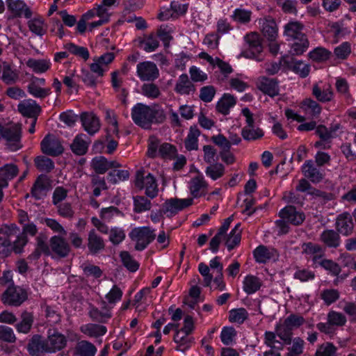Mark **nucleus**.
<instances>
[{
    "label": "nucleus",
    "mask_w": 356,
    "mask_h": 356,
    "mask_svg": "<svg viewBox=\"0 0 356 356\" xmlns=\"http://www.w3.org/2000/svg\"><path fill=\"white\" fill-rule=\"evenodd\" d=\"M42 152L49 156H56L63 152L60 140L53 134H47L40 143Z\"/></svg>",
    "instance_id": "1a4fd4ad"
},
{
    "label": "nucleus",
    "mask_w": 356,
    "mask_h": 356,
    "mask_svg": "<svg viewBox=\"0 0 356 356\" xmlns=\"http://www.w3.org/2000/svg\"><path fill=\"white\" fill-rule=\"evenodd\" d=\"M27 90L33 97L40 99H44L51 93L49 88H42L31 81L27 87Z\"/></svg>",
    "instance_id": "c03bdc74"
},
{
    "label": "nucleus",
    "mask_w": 356,
    "mask_h": 356,
    "mask_svg": "<svg viewBox=\"0 0 356 356\" xmlns=\"http://www.w3.org/2000/svg\"><path fill=\"white\" fill-rule=\"evenodd\" d=\"M26 65L36 73H44L49 69L50 62L44 59L30 58L26 61Z\"/></svg>",
    "instance_id": "37998d69"
},
{
    "label": "nucleus",
    "mask_w": 356,
    "mask_h": 356,
    "mask_svg": "<svg viewBox=\"0 0 356 356\" xmlns=\"http://www.w3.org/2000/svg\"><path fill=\"white\" fill-rule=\"evenodd\" d=\"M193 203V198H170L166 200L163 204L160 213L161 214H165L168 217H172L176 215L179 211L190 207Z\"/></svg>",
    "instance_id": "0eeeda50"
},
{
    "label": "nucleus",
    "mask_w": 356,
    "mask_h": 356,
    "mask_svg": "<svg viewBox=\"0 0 356 356\" xmlns=\"http://www.w3.org/2000/svg\"><path fill=\"white\" fill-rule=\"evenodd\" d=\"M50 254H53L59 258L67 257L71 252V247L67 240L59 235L50 238Z\"/></svg>",
    "instance_id": "6e6552de"
},
{
    "label": "nucleus",
    "mask_w": 356,
    "mask_h": 356,
    "mask_svg": "<svg viewBox=\"0 0 356 356\" xmlns=\"http://www.w3.org/2000/svg\"><path fill=\"white\" fill-rule=\"evenodd\" d=\"M19 232V227L14 223L3 224L0 227V238L12 241V238Z\"/></svg>",
    "instance_id": "79ce46f5"
},
{
    "label": "nucleus",
    "mask_w": 356,
    "mask_h": 356,
    "mask_svg": "<svg viewBox=\"0 0 356 356\" xmlns=\"http://www.w3.org/2000/svg\"><path fill=\"white\" fill-rule=\"evenodd\" d=\"M22 127L19 124H9L3 126L0 140H6L8 148L16 151L21 148Z\"/></svg>",
    "instance_id": "7ed1b4c3"
},
{
    "label": "nucleus",
    "mask_w": 356,
    "mask_h": 356,
    "mask_svg": "<svg viewBox=\"0 0 356 356\" xmlns=\"http://www.w3.org/2000/svg\"><path fill=\"white\" fill-rule=\"evenodd\" d=\"M190 193L194 198H197L206 194L208 184L202 176H196L191 179L188 183Z\"/></svg>",
    "instance_id": "dca6fc26"
},
{
    "label": "nucleus",
    "mask_w": 356,
    "mask_h": 356,
    "mask_svg": "<svg viewBox=\"0 0 356 356\" xmlns=\"http://www.w3.org/2000/svg\"><path fill=\"white\" fill-rule=\"evenodd\" d=\"M137 74L143 81H152L159 77V71L153 62L144 61L137 65Z\"/></svg>",
    "instance_id": "9d476101"
},
{
    "label": "nucleus",
    "mask_w": 356,
    "mask_h": 356,
    "mask_svg": "<svg viewBox=\"0 0 356 356\" xmlns=\"http://www.w3.org/2000/svg\"><path fill=\"white\" fill-rule=\"evenodd\" d=\"M240 224H237L225 238V245L229 250H232L240 243L241 231L239 229Z\"/></svg>",
    "instance_id": "58836bf2"
},
{
    "label": "nucleus",
    "mask_w": 356,
    "mask_h": 356,
    "mask_svg": "<svg viewBox=\"0 0 356 356\" xmlns=\"http://www.w3.org/2000/svg\"><path fill=\"white\" fill-rule=\"evenodd\" d=\"M87 246L90 254H97L104 250L105 243L104 239L97 234L96 231L92 229L88 232Z\"/></svg>",
    "instance_id": "f3484780"
},
{
    "label": "nucleus",
    "mask_w": 356,
    "mask_h": 356,
    "mask_svg": "<svg viewBox=\"0 0 356 356\" xmlns=\"http://www.w3.org/2000/svg\"><path fill=\"white\" fill-rule=\"evenodd\" d=\"M248 316V314L244 308L234 309L229 312V320L231 322L242 323Z\"/></svg>",
    "instance_id": "0e129e2a"
},
{
    "label": "nucleus",
    "mask_w": 356,
    "mask_h": 356,
    "mask_svg": "<svg viewBox=\"0 0 356 356\" xmlns=\"http://www.w3.org/2000/svg\"><path fill=\"white\" fill-rule=\"evenodd\" d=\"M8 10L15 17H24L29 19L32 16V12L29 6L22 0H6Z\"/></svg>",
    "instance_id": "9b49d317"
},
{
    "label": "nucleus",
    "mask_w": 356,
    "mask_h": 356,
    "mask_svg": "<svg viewBox=\"0 0 356 356\" xmlns=\"http://www.w3.org/2000/svg\"><path fill=\"white\" fill-rule=\"evenodd\" d=\"M245 41L253 51L260 53L263 51L262 39L257 32H251L245 36Z\"/></svg>",
    "instance_id": "4c0bfd02"
},
{
    "label": "nucleus",
    "mask_w": 356,
    "mask_h": 356,
    "mask_svg": "<svg viewBox=\"0 0 356 356\" xmlns=\"http://www.w3.org/2000/svg\"><path fill=\"white\" fill-rule=\"evenodd\" d=\"M291 335H265V343L269 347L281 350L291 342Z\"/></svg>",
    "instance_id": "b1692460"
},
{
    "label": "nucleus",
    "mask_w": 356,
    "mask_h": 356,
    "mask_svg": "<svg viewBox=\"0 0 356 356\" xmlns=\"http://www.w3.org/2000/svg\"><path fill=\"white\" fill-rule=\"evenodd\" d=\"M206 175L213 180L222 177L225 174V167L222 163L211 164L207 167Z\"/></svg>",
    "instance_id": "09e8293b"
},
{
    "label": "nucleus",
    "mask_w": 356,
    "mask_h": 356,
    "mask_svg": "<svg viewBox=\"0 0 356 356\" xmlns=\"http://www.w3.org/2000/svg\"><path fill=\"white\" fill-rule=\"evenodd\" d=\"M243 284V291L248 294H252L260 289L262 282L258 277L248 275L244 278Z\"/></svg>",
    "instance_id": "2f4dec72"
},
{
    "label": "nucleus",
    "mask_w": 356,
    "mask_h": 356,
    "mask_svg": "<svg viewBox=\"0 0 356 356\" xmlns=\"http://www.w3.org/2000/svg\"><path fill=\"white\" fill-rule=\"evenodd\" d=\"M302 172L305 177L313 183H319L323 179V173L318 170L312 160H307L302 167Z\"/></svg>",
    "instance_id": "6ab92c4d"
},
{
    "label": "nucleus",
    "mask_w": 356,
    "mask_h": 356,
    "mask_svg": "<svg viewBox=\"0 0 356 356\" xmlns=\"http://www.w3.org/2000/svg\"><path fill=\"white\" fill-rule=\"evenodd\" d=\"M134 122L140 127L149 129L152 123H162L166 117L164 111L157 105L152 106L138 103L131 111Z\"/></svg>",
    "instance_id": "f257e3e1"
},
{
    "label": "nucleus",
    "mask_w": 356,
    "mask_h": 356,
    "mask_svg": "<svg viewBox=\"0 0 356 356\" xmlns=\"http://www.w3.org/2000/svg\"><path fill=\"white\" fill-rule=\"evenodd\" d=\"M35 250L29 255L31 259H38L42 254L50 255V244L47 243V237L44 234H40L36 238Z\"/></svg>",
    "instance_id": "4be33fe9"
},
{
    "label": "nucleus",
    "mask_w": 356,
    "mask_h": 356,
    "mask_svg": "<svg viewBox=\"0 0 356 356\" xmlns=\"http://www.w3.org/2000/svg\"><path fill=\"white\" fill-rule=\"evenodd\" d=\"M91 167L97 174H104L109 169L108 161L104 156H96L92 160Z\"/></svg>",
    "instance_id": "de8ad7c7"
},
{
    "label": "nucleus",
    "mask_w": 356,
    "mask_h": 356,
    "mask_svg": "<svg viewBox=\"0 0 356 356\" xmlns=\"http://www.w3.org/2000/svg\"><path fill=\"white\" fill-rule=\"evenodd\" d=\"M81 121L84 129L90 135L99 131L100 123L98 118L92 113H83Z\"/></svg>",
    "instance_id": "412c9836"
},
{
    "label": "nucleus",
    "mask_w": 356,
    "mask_h": 356,
    "mask_svg": "<svg viewBox=\"0 0 356 356\" xmlns=\"http://www.w3.org/2000/svg\"><path fill=\"white\" fill-rule=\"evenodd\" d=\"M89 314L92 318L100 322H104L111 317L110 308L108 307L106 302H103L102 310H99L97 308H92Z\"/></svg>",
    "instance_id": "a19ab883"
},
{
    "label": "nucleus",
    "mask_w": 356,
    "mask_h": 356,
    "mask_svg": "<svg viewBox=\"0 0 356 356\" xmlns=\"http://www.w3.org/2000/svg\"><path fill=\"white\" fill-rule=\"evenodd\" d=\"M302 247L303 253L313 256L314 262H316L325 254L323 248L318 244L309 242L303 243Z\"/></svg>",
    "instance_id": "f704fd0d"
},
{
    "label": "nucleus",
    "mask_w": 356,
    "mask_h": 356,
    "mask_svg": "<svg viewBox=\"0 0 356 356\" xmlns=\"http://www.w3.org/2000/svg\"><path fill=\"white\" fill-rule=\"evenodd\" d=\"M43 25L44 22L40 18H34L28 22V26L30 31L40 36L43 35L46 32Z\"/></svg>",
    "instance_id": "338daca9"
},
{
    "label": "nucleus",
    "mask_w": 356,
    "mask_h": 356,
    "mask_svg": "<svg viewBox=\"0 0 356 356\" xmlns=\"http://www.w3.org/2000/svg\"><path fill=\"white\" fill-rule=\"evenodd\" d=\"M257 87L264 93L270 97H275L279 94V87L275 79L261 76L257 81Z\"/></svg>",
    "instance_id": "a211bd4d"
},
{
    "label": "nucleus",
    "mask_w": 356,
    "mask_h": 356,
    "mask_svg": "<svg viewBox=\"0 0 356 356\" xmlns=\"http://www.w3.org/2000/svg\"><path fill=\"white\" fill-rule=\"evenodd\" d=\"M64 47L72 54L81 57L84 60L89 58V51L86 47L77 46L74 43H67Z\"/></svg>",
    "instance_id": "052dcab7"
},
{
    "label": "nucleus",
    "mask_w": 356,
    "mask_h": 356,
    "mask_svg": "<svg viewBox=\"0 0 356 356\" xmlns=\"http://www.w3.org/2000/svg\"><path fill=\"white\" fill-rule=\"evenodd\" d=\"M312 95L321 102H330L333 97V91L329 86L326 88H321L315 84L312 88Z\"/></svg>",
    "instance_id": "e433bc0d"
},
{
    "label": "nucleus",
    "mask_w": 356,
    "mask_h": 356,
    "mask_svg": "<svg viewBox=\"0 0 356 356\" xmlns=\"http://www.w3.org/2000/svg\"><path fill=\"white\" fill-rule=\"evenodd\" d=\"M18 111L25 117L38 119L41 107L34 100H24L17 106Z\"/></svg>",
    "instance_id": "2eb2a0df"
},
{
    "label": "nucleus",
    "mask_w": 356,
    "mask_h": 356,
    "mask_svg": "<svg viewBox=\"0 0 356 356\" xmlns=\"http://www.w3.org/2000/svg\"><path fill=\"white\" fill-rule=\"evenodd\" d=\"M97 353L96 347L88 341L78 342L74 350L75 356H95Z\"/></svg>",
    "instance_id": "cd10ccee"
},
{
    "label": "nucleus",
    "mask_w": 356,
    "mask_h": 356,
    "mask_svg": "<svg viewBox=\"0 0 356 356\" xmlns=\"http://www.w3.org/2000/svg\"><path fill=\"white\" fill-rule=\"evenodd\" d=\"M173 340L177 343L176 349L180 351H185L194 341L191 335H173Z\"/></svg>",
    "instance_id": "49530a36"
},
{
    "label": "nucleus",
    "mask_w": 356,
    "mask_h": 356,
    "mask_svg": "<svg viewBox=\"0 0 356 356\" xmlns=\"http://www.w3.org/2000/svg\"><path fill=\"white\" fill-rule=\"evenodd\" d=\"M264 134L259 127H244L241 130V136L245 140H256L261 138Z\"/></svg>",
    "instance_id": "ea45409f"
},
{
    "label": "nucleus",
    "mask_w": 356,
    "mask_h": 356,
    "mask_svg": "<svg viewBox=\"0 0 356 356\" xmlns=\"http://www.w3.org/2000/svg\"><path fill=\"white\" fill-rule=\"evenodd\" d=\"M309 193L312 195L314 198L317 199L322 204H326L328 201L334 199V195L332 193H326L316 188H312Z\"/></svg>",
    "instance_id": "774afa93"
},
{
    "label": "nucleus",
    "mask_w": 356,
    "mask_h": 356,
    "mask_svg": "<svg viewBox=\"0 0 356 356\" xmlns=\"http://www.w3.org/2000/svg\"><path fill=\"white\" fill-rule=\"evenodd\" d=\"M304 25L297 21L290 22L284 26V35L288 40H294L291 49L294 54L300 55L309 47V40L302 32Z\"/></svg>",
    "instance_id": "f03ea898"
},
{
    "label": "nucleus",
    "mask_w": 356,
    "mask_h": 356,
    "mask_svg": "<svg viewBox=\"0 0 356 356\" xmlns=\"http://www.w3.org/2000/svg\"><path fill=\"white\" fill-rule=\"evenodd\" d=\"M134 210L136 213H141L150 210L152 203L151 201L145 196L137 195L134 197Z\"/></svg>",
    "instance_id": "a18cd8bd"
},
{
    "label": "nucleus",
    "mask_w": 356,
    "mask_h": 356,
    "mask_svg": "<svg viewBox=\"0 0 356 356\" xmlns=\"http://www.w3.org/2000/svg\"><path fill=\"white\" fill-rule=\"evenodd\" d=\"M129 237L135 242V250L142 251L156 238L154 230L149 227H136L129 233Z\"/></svg>",
    "instance_id": "39448f33"
},
{
    "label": "nucleus",
    "mask_w": 356,
    "mask_h": 356,
    "mask_svg": "<svg viewBox=\"0 0 356 356\" xmlns=\"http://www.w3.org/2000/svg\"><path fill=\"white\" fill-rule=\"evenodd\" d=\"M195 90V86L189 80L188 75L186 74L180 75L175 84V91L179 95H189Z\"/></svg>",
    "instance_id": "a878e982"
},
{
    "label": "nucleus",
    "mask_w": 356,
    "mask_h": 356,
    "mask_svg": "<svg viewBox=\"0 0 356 356\" xmlns=\"http://www.w3.org/2000/svg\"><path fill=\"white\" fill-rule=\"evenodd\" d=\"M47 352H56L63 348L67 343L65 335H48L46 337Z\"/></svg>",
    "instance_id": "c756f323"
},
{
    "label": "nucleus",
    "mask_w": 356,
    "mask_h": 356,
    "mask_svg": "<svg viewBox=\"0 0 356 356\" xmlns=\"http://www.w3.org/2000/svg\"><path fill=\"white\" fill-rule=\"evenodd\" d=\"M320 240L329 248H337L340 245V236L337 232L332 229L323 232Z\"/></svg>",
    "instance_id": "c85d7f7f"
},
{
    "label": "nucleus",
    "mask_w": 356,
    "mask_h": 356,
    "mask_svg": "<svg viewBox=\"0 0 356 356\" xmlns=\"http://www.w3.org/2000/svg\"><path fill=\"white\" fill-rule=\"evenodd\" d=\"M135 186L139 190L145 189V195L151 199L158 195L159 188L156 178L150 173L145 175L143 170L136 172Z\"/></svg>",
    "instance_id": "20e7f679"
},
{
    "label": "nucleus",
    "mask_w": 356,
    "mask_h": 356,
    "mask_svg": "<svg viewBox=\"0 0 356 356\" xmlns=\"http://www.w3.org/2000/svg\"><path fill=\"white\" fill-rule=\"evenodd\" d=\"M254 257L258 263H266L276 256L274 249L269 250L264 245H259L254 250Z\"/></svg>",
    "instance_id": "473e14b6"
},
{
    "label": "nucleus",
    "mask_w": 356,
    "mask_h": 356,
    "mask_svg": "<svg viewBox=\"0 0 356 356\" xmlns=\"http://www.w3.org/2000/svg\"><path fill=\"white\" fill-rule=\"evenodd\" d=\"M34 162L36 168L40 171L49 172L54 168L52 160L44 156H37Z\"/></svg>",
    "instance_id": "864d4df0"
},
{
    "label": "nucleus",
    "mask_w": 356,
    "mask_h": 356,
    "mask_svg": "<svg viewBox=\"0 0 356 356\" xmlns=\"http://www.w3.org/2000/svg\"><path fill=\"white\" fill-rule=\"evenodd\" d=\"M85 134H79L74 139L70 145L72 151L76 155H83L86 153L88 147V143L86 140Z\"/></svg>",
    "instance_id": "72a5a7b5"
},
{
    "label": "nucleus",
    "mask_w": 356,
    "mask_h": 356,
    "mask_svg": "<svg viewBox=\"0 0 356 356\" xmlns=\"http://www.w3.org/2000/svg\"><path fill=\"white\" fill-rule=\"evenodd\" d=\"M51 188L49 179L45 175H40L35 181L31 191V195L36 200H40L47 195Z\"/></svg>",
    "instance_id": "f8f14e48"
},
{
    "label": "nucleus",
    "mask_w": 356,
    "mask_h": 356,
    "mask_svg": "<svg viewBox=\"0 0 356 356\" xmlns=\"http://www.w3.org/2000/svg\"><path fill=\"white\" fill-rule=\"evenodd\" d=\"M252 12L249 10L243 8L236 9L232 15V18L234 21L240 24H248L251 20Z\"/></svg>",
    "instance_id": "6e6d98bb"
},
{
    "label": "nucleus",
    "mask_w": 356,
    "mask_h": 356,
    "mask_svg": "<svg viewBox=\"0 0 356 356\" xmlns=\"http://www.w3.org/2000/svg\"><path fill=\"white\" fill-rule=\"evenodd\" d=\"M200 135V131L197 127H190L189 132L184 140L185 148L188 151L197 150L198 149V137Z\"/></svg>",
    "instance_id": "7c9ffc66"
},
{
    "label": "nucleus",
    "mask_w": 356,
    "mask_h": 356,
    "mask_svg": "<svg viewBox=\"0 0 356 356\" xmlns=\"http://www.w3.org/2000/svg\"><path fill=\"white\" fill-rule=\"evenodd\" d=\"M33 322L32 314L24 312L22 314V321L17 325V330L19 332L27 333L29 332Z\"/></svg>",
    "instance_id": "8fccbe9b"
},
{
    "label": "nucleus",
    "mask_w": 356,
    "mask_h": 356,
    "mask_svg": "<svg viewBox=\"0 0 356 356\" xmlns=\"http://www.w3.org/2000/svg\"><path fill=\"white\" fill-rule=\"evenodd\" d=\"M91 184L93 189V195L98 197L101 194V191L108 188L104 178L100 177L97 175H91Z\"/></svg>",
    "instance_id": "5fc2aeb1"
},
{
    "label": "nucleus",
    "mask_w": 356,
    "mask_h": 356,
    "mask_svg": "<svg viewBox=\"0 0 356 356\" xmlns=\"http://www.w3.org/2000/svg\"><path fill=\"white\" fill-rule=\"evenodd\" d=\"M280 218L293 225H299L303 222L305 216L302 212L298 211L293 206H286L279 213Z\"/></svg>",
    "instance_id": "4468645a"
},
{
    "label": "nucleus",
    "mask_w": 356,
    "mask_h": 356,
    "mask_svg": "<svg viewBox=\"0 0 356 356\" xmlns=\"http://www.w3.org/2000/svg\"><path fill=\"white\" fill-rule=\"evenodd\" d=\"M236 104V99L233 95L230 94H225L218 101L216 105L217 111L223 114L227 115L230 108Z\"/></svg>",
    "instance_id": "c9c22d12"
},
{
    "label": "nucleus",
    "mask_w": 356,
    "mask_h": 356,
    "mask_svg": "<svg viewBox=\"0 0 356 356\" xmlns=\"http://www.w3.org/2000/svg\"><path fill=\"white\" fill-rule=\"evenodd\" d=\"M289 66H291L293 70L297 74H300L301 77H306L309 72V65L305 64L302 61L293 60L292 58H289Z\"/></svg>",
    "instance_id": "bf43d9fd"
},
{
    "label": "nucleus",
    "mask_w": 356,
    "mask_h": 356,
    "mask_svg": "<svg viewBox=\"0 0 356 356\" xmlns=\"http://www.w3.org/2000/svg\"><path fill=\"white\" fill-rule=\"evenodd\" d=\"M122 264L131 272H135L138 269L139 264L127 251H122L120 254Z\"/></svg>",
    "instance_id": "3c124183"
},
{
    "label": "nucleus",
    "mask_w": 356,
    "mask_h": 356,
    "mask_svg": "<svg viewBox=\"0 0 356 356\" xmlns=\"http://www.w3.org/2000/svg\"><path fill=\"white\" fill-rule=\"evenodd\" d=\"M26 299V291L24 289L13 284L9 286L1 296L2 302L10 306H19Z\"/></svg>",
    "instance_id": "423d86ee"
},
{
    "label": "nucleus",
    "mask_w": 356,
    "mask_h": 356,
    "mask_svg": "<svg viewBox=\"0 0 356 356\" xmlns=\"http://www.w3.org/2000/svg\"><path fill=\"white\" fill-rule=\"evenodd\" d=\"M19 79L18 74L11 70L10 65L5 64L3 69L2 80L8 85L15 83Z\"/></svg>",
    "instance_id": "e2e57ef3"
},
{
    "label": "nucleus",
    "mask_w": 356,
    "mask_h": 356,
    "mask_svg": "<svg viewBox=\"0 0 356 356\" xmlns=\"http://www.w3.org/2000/svg\"><path fill=\"white\" fill-rule=\"evenodd\" d=\"M304 110L312 116H317L321 112V107L318 103L312 99H306L302 102Z\"/></svg>",
    "instance_id": "13d9d810"
},
{
    "label": "nucleus",
    "mask_w": 356,
    "mask_h": 356,
    "mask_svg": "<svg viewBox=\"0 0 356 356\" xmlns=\"http://www.w3.org/2000/svg\"><path fill=\"white\" fill-rule=\"evenodd\" d=\"M336 229L337 232L344 236L350 235L354 229L353 216L348 212L339 214L336 219Z\"/></svg>",
    "instance_id": "ddd939ff"
},
{
    "label": "nucleus",
    "mask_w": 356,
    "mask_h": 356,
    "mask_svg": "<svg viewBox=\"0 0 356 356\" xmlns=\"http://www.w3.org/2000/svg\"><path fill=\"white\" fill-rule=\"evenodd\" d=\"M28 350L31 355L47 352L46 338L42 335H33L28 345Z\"/></svg>",
    "instance_id": "393cba45"
},
{
    "label": "nucleus",
    "mask_w": 356,
    "mask_h": 356,
    "mask_svg": "<svg viewBox=\"0 0 356 356\" xmlns=\"http://www.w3.org/2000/svg\"><path fill=\"white\" fill-rule=\"evenodd\" d=\"M141 92L150 99H156L161 95V91L157 85L153 83H144L141 86Z\"/></svg>",
    "instance_id": "603ef678"
},
{
    "label": "nucleus",
    "mask_w": 356,
    "mask_h": 356,
    "mask_svg": "<svg viewBox=\"0 0 356 356\" xmlns=\"http://www.w3.org/2000/svg\"><path fill=\"white\" fill-rule=\"evenodd\" d=\"M304 341L300 337L295 338L291 342V346L288 348L289 352L287 356H300L303 353Z\"/></svg>",
    "instance_id": "4d7b16f0"
},
{
    "label": "nucleus",
    "mask_w": 356,
    "mask_h": 356,
    "mask_svg": "<svg viewBox=\"0 0 356 356\" xmlns=\"http://www.w3.org/2000/svg\"><path fill=\"white\" fill-rule=\"evenodd\" d=\"M261 31L268 41H275L277 37V26L270 17L265 18L263 21Z\"/></svg>",
    "instance_id": "bb28decb"
},
{
    "label": "nucleus",
    "mask_w": 356,
    "mask_h": 356,
    "mask_svg": "<svg viewBox=\"0 0 356 356\" xmlns=\"http://www.w3.org/2000/svg\"><path fill=\"white\" fill-rule=\"evenodd\" d=\"M330 52L325 48L317 47L309 53V57L313 60L322 62L330 58Z\"/></svg>",
    "instance_id": "69168bd1"
},
{
    "label": "nucleus",
    "mask_w": 356,
    "mask_h": 356,
    "mask_svg": "<svg viewBox=\"0 0 356 356\" xmlns=\"http://www.w3.org/2000/svg\"><path fill=\"white\" fill-rule=\"evenodd\" d=\"M19 173V169L15 164H6L0 168V184L6 188L8 181L14 179Z\"/></svg>",
    "instance_id": "5701e85b"
},
{
    "label": "nucleus",
    "mask_w": 356,
    "mask_h": 356,
    "mask_svg": "<svg viewBox=\"0 0 356 356\" xmlns=\"http://www.w3.org/2000/svg\"><path fill=\"white\" fill-rule=\"evenodd\" d=\"M305 321V318L302 316L292 314L282 323L277 326V331L284 332L292 331L302 325Z\"/></svg>",
    "instance_id": "aec40b11"
},
{
    "label": "nucleus",
    "mask_w": 356,
    "mask_h": 356,
    "mask_svg": "<svg viewBox=\"0 0 356 356\" xmlns=\"http://www.w3.org/2000/svg\"><path fill=\"white\" fill-rule=\"evenodd\" d=\"M339 129V124H337L334 128H330L328 129L324 125H318L316 127V134L318 137L323 141H327L330 138H333V134L337 129Z\"/></svg>",
    "instance_id": "680f3d73"
}]
</instances>
